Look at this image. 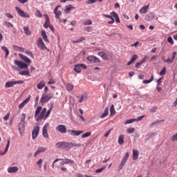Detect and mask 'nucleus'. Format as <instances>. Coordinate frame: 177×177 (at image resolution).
Here are the masks:
<instances>
[{"label": "nucleus", "mask_w": 177, "mask_h": 177, "mask_svg": "<svg viewBox=\"0 0 177 177\" xmlns=\"http://www.w3.org/2000/svg\"><path fill=\"white\" fill-rule=\"evenodd\" d=\"M19 56L22 60H24V62H25V63L19 60H15V64H16V66H17L19 68H25V70H28V66L31 64V59L23 55V54H19ZM26 63H27L28 65Z\"/></svg>", "instance_id": "1"}, {"label": "nucleus", "mask_w": 177, "mask_h": 177, "mask_svg": "<svg viewBox=\"0 0 177 177\" xmlns=\"http://www.w3.org/2000/svg\"><path fill=\"white\" fill-rule=\"evenodd\" d=\"M57 161H62L61 163H60V165H66V164H72L73 165L77 166V163H75V162H74V160H73L71 159H68V158H65V159L59 158V159H55L54 160V162H57Z\"/></svg>", "instance_id": "2"}, {"label": "nucleus", "mask_w": 177, "mask_h": 177, "mask_svg": "<svg viewBox=\"0 0 177 177\" xmlns=\"http://www.w3.org/2000/svg\"><path fill=\"white\" fill-rule=\"evenodd\" d=\"M55 147L57 149H62V150H66L68 151V142L64 141H59L55 144Z\"/></svg>", "instance_id": "3"}, {"label": "nucleus", "mask_w": 177, "mask_h": 177, "mask_svg": "<svg viewBox=\"0 0 177 177\" xmlns=\"http://www.w3.org/2000/svg\"><path fill=\"white\" fill-rule=\"evenodd\" d=\"M24 81L23 80H11L8 81L5 84V88H13L14 85H17L19 84H23Z\"/></svg>", "instance_id": "4"}, {"label": "nucleus", "mask_w": 177, "mask_h": 177, "mask_svg": "<svg viewBox=\"0 0 177 177\" xmlns=\"http://www.w3.org/2000/svg\"><path fill=\"white\" fill-rule=\"evenodd\" d=\"M26 113H22L21 115V122L19 124V133H21V131L24 129L25 124H26Z\"/></svg>", "instance_id": "5"}, {"label": "nucleus", "mask_w": 177, "mask_h": 177, "mask_svg": "<svg viewBox=\"0 0 177 177\" xmlns=\"http://www.w3.org/2000/svg\"><path fill=\"white\" fill-rule=\"evenodd\" d=\"M53 97V94H43L41 95L40 102L41 103H48Z\"/></svg>", "instance_id": "6"}, {"label": "nucleus", "mask_w": 177, "mask_h": 177, "mask_svg": "<svg viewBox=\"0 0 177 177\" xmlns=\"http://www.w3.org/2000/svg\"><path fill=\"white\" fill-rule=\"evenodd\" d=\"M37 46L39 48V49H41V50H47L49 52V50L46 46H45V43H44V41L42 40V38L39 37L37 40Z\"/></svg>", "instance_id": "7"}, {"label": "nucleus", "mask_w": 177, "mask_h": 177, "mask_svg": "<svg viewBox=\"0 0 177 177\" xmlns=\"http://www.w3.org/2000/svg\"><path fill=\"white\" fill-rule=\"evenodd\" d=\"M15 9L19 16H21V17H26L27 19H30V14L24 12V11H23L19 7H16Z\"/></svg>", "instance_id": "8"}, {"label": "nucleus", "mask_w": 177, "mask_h": 177, "mask_svg": "<svg viewBox=\"0 0 177 177\" xmlns=\"http://www.w3.org/2000/svg\"><path fill=\"white\" fill-rule=\"evenodd\" d=\"M45 114H46V108H44L39 115L36 118V121H41V120H45Z\"/></svg>", "instance_id": "9"}, {"label": "nucleus", "mask_w": 177, "mask_h": 177, "mask_svg": "<svg viewBox=\"0 0 177 177\" xmlns=\"http://www.w3.org/2000/svg\"><path fill=\"white\" fill-rule=\"evenodd\" d=\"M145 118V115L139 116L138 118H133L127 120L124 122V125H127L128 124H132L133 122H138V121H142L143 118Z\"/></svg>", "instance_id": "10"}, {"label": "nucleus", "mask_w": 177, "mask_h": 177, "mask_svg": "<svg viewBox=\"0 0 177 177\" xmlns=\"http://www.w3.org/2000/svg\"><path fill=\"white\" fill-rule=\"evenodd\" d=\"M129 157V153H126L125 156H124L123 159L122 160L121 163L119 165L120 169H122L124 168V165L127 164V161H128V158Z\"/></svg>", "instance_id": "11"}, {"label": "nucleus", "mask_w": 177, "mask_h": 177, "mask_svg": "<svg viewBox=\"0 0 177 177\" xmlns=\"http://www.w3.org/2000/svg\"><path fill=\"white\" fill-rule=\"evenodd\" d=\"M113 13L114 12H111L110 15H106V14H103L102 16L104 17H106L107 19H111V21H109L107 23L108 24H114V22L115 21V19H114V17H113Z\"/></svg>", "instance_id": "12"}, {"label": "nucleus", "mask_w": 177, "mask_h": 177, "mask_svg": "<svg viewBox=\"0 0 177 177\" xmlns=\"http://www.w3.org/2000/svg\"><path fill=\"white\" fill-rule=\"evenodd\" d=\"M39 133V127L36 126L34 127L32 131V138L34 140L37 139V137L38 136Z\"/></svg>", "instance_id": "13"}, {"label": "nucleus", "mask_w": 177, "mask_h": 177, "mask_svg": "<svg viewBox=\"0 0 177 177\" xmlns=\"http://www.w3.org/2000/svg\"><path fill=\"white\" fill-rule=\"evenodd\" d=\"M48 128H49V123H46L43 127L42 135L44 138H46V139L49 138V135L48 134Z\"/></svg>", "instance_id": "14"}, {"label": "nucleus", "mask_w": 177, "mask_h": 177, "mask_svg": "<svg viewBox=\"0 0 177 177\" xmlns=\"http://www.w3.org/2000/svg\"><path fill=\"white\" fill-rule=\"evenodd\" d=\"M56 131L59 132V133H66L67 132V127L64 124H59L56 127Z\"/></svg>", "instance_id": "15"}, {"label": "nucleus", "mask_w": 177, "mask_h": 177, "mask_svg": "<svg viewBox=\"0 0 177 177\" xmlns=\"http://www.w3.org/2000/svg\"><path fill=\"white\" fill-rule=\"evenodd\" d=\"M68 132L71 136H80V135L84 133V131L82 130H68Z\"/></svg>", "instance_id": "16"}, {"label": "nucleus", "mask_w": 177, "mask_h": 177, "mask_svg": "<svg viewBox=\"0 0 177 177\" xmlns=\"http://www.w3.org/2000/svg\"><path fill=\"white\" fill-rule=\"evenodd\" d=\"M59 8H62V6H57L54 9V14L55 15V19H60L62 11L59 10Z\"/></svg>", "instance_id": "17"}, {"label": "nucleus", "mask_w": 177, "mask_h": 177, "mask_svg": "<svg viewBox=\"0 0 177 177\" xmlns=\"http://www.w3.org/2000/svg\"><path fill=\"white\" fill-rule=\"evenodd\" d=\"M48 150V148L44 147H39L37 150L34 153V157H37L38 154H41V153H44Z\"/></svg>", "instance_id": "18"}, {"label": "nucleus", "mask_w": 177, "mask_h": 177, "mask_svg": "<svg viewBox=\"0 0 177 177\" xmlns=\"http://www.w3.org/2000/svg\"><path fill=\"white\" fill-rule=\"evenodd\" d=\"M87 60H88L89 62H92V63H100V59L93 55L88 56Z\"/></svg>", "instance_id": "19"}, {"label": "nucleus", "mask_w": 177, "mask_h": 177, "mask_svg": "<svg viewBox=\"0 0 177 177\" xmlns=\"http://www.w3.org/2000/svg\"><path fill=\"white\" fill-rule=\"evenodd\" d=\"M17 171H19L18 167H10L7 169V172H8V174H16Z\"/></svg>", "instance_id": "20"}, {"label": "nucleus", "mask_w": 177, "mask_h": 177, "mask_svg": "<svg viewBox=\"0 0 177 177\" xmlns=\"http://www.w3.org/2000/svg\"><path fill=\"white\" fill-rule=\"evenodd\" d=\"M9 146H10V140L8 139L6 149L3 153L0 152V156H5V154H6V153H8V151L9 150Z\"/></svg>", "instance_id": "21"}, {"label": "nucleus", "mask_w": 177, "mask_h": 177, "mask_svg": "<svg viewBox=\"0 0 177 177\" xmlns=\"http://www.w3.org/2000/svg\"><path fill=\"white\" fill-rule=\"evenodd\" d=\"M30 96H29L28 98H26L25 100H24L19 106V109H23V107H24V106H26V104H27V103H28L30 102Z\"/></svg>", "instance_id": "22"}, {"label": "nucleus", "mask_w": 177, "mask_h": 177, "mask_svg": "<svg viewBox=\"0 0 177 177\" xmlns=\"http://www.w3.org/2000/svg\"><path fill=\"white\" fill-rule=\"evenodd\" d=\"M74 9H75V8L74 6H73V5L70 4V5L66 6L64 12L67 15V14L70 13V10H74Z\"/></svg>", "instance_id": "23"}, {"label": "nucleus", "mask_w": 177, "mask_h": 177, "mask_svg": "<svg viewBox=\"0 0 177 177\" xmlns=\"http://www.w3.org/2000/svg\"><path fill=\"white\" fill-rule=\"evenodd\" d=\"M46 22L44 24V28H48V27L50 25V20L49 19V16L48 15H46Z\"/></svg>", "instance_id": "24"}, {"label": "nucleus", "mask_w": 177, "mask_h": 177, "mask_svg": "<svg viewBox=\"0 0 177 177\" xmlns=\"http://www.w3.org/2000/svg\"><path fill=\"white\" fill-rule=\"evenodd\" d=\"M139 158V151L138 150H133V160L135 161Z\"/></svg>", "instance_id": "25"}, {"label": "nucleus", "mask_w": 177, "mask_h": 177, "mask_svg": "<svg viewBox=\"0 0 177 177\" xmlns=\"http://www.w3.org/2000/svg\"><path fill=\"white\" fill-rule=\"evenodd\" d=\"M68 146L70 150L71 149H73V147H80V146H81V144L68 142Z\"/></svg>", "instance_id": "26"}, {"label": "nucleus", "mask_w": 177, "mask_h": 177, "mask_svg": "<svg viewBox=\"0 0 177 177\" xmlns=\"http://www.w3.org/2000/svg\"><path fill=\"white\" fill-rule=\"evenodd\" d=\"M136 59H138V55H133L130 61L127 62V66H131Z\"/></svg>", "instance_id": "27"}, {"label": "nucleus", "mask_w": 177, "mask_h": 177, "mask_svg": "<svg viewBox=\"0 0 177 177\" xmlns=\"http://www.w3.org/2000/svg\"><path fill=\"white\" fill-rule=\"evenodd\" d=\"M41 34L44 41H45V42H49V40L48 39V36L46 35V32H45V30H41Z\"/></svg>", "instance_id": "28"}, {"label": "nucleus", "mask_w": 177, "mask_h": 177, "mask_svg": "<svg viewBox=\"0 0 177 177\" xmlns=\"http://www.w3.org/2000/svg\"><path fill=\"white\" fill-rule=\"evenodd\" d=\"M41 110H42V106H39L37 108V109L35 111V118H37V117L39 115V114L41 113Z\"/></svg>", "instance_id": "29"}, {"label": "nucleus", "mask_w": 177, "mask_h": 177, "mask_svg": "<svg viewBox=\"0 0 177 177\" xmlns=\"http://www.w3.org/2000/svg\"><path fill=\"white\" fill-rule=\"evenodd\" d=\"M109 115V108H106L102 113V114L100 115V118H105V117Z\"/></svg>", "instance_id": "30"}, {"label": "nucleus", "mask_w": 177, "mask_h": 177, "mask_svg": "<svg viewBox=\"0 0 177 177\" xmlns=\"http://www.w3.org/2000/svg\"><path fill=\"white\" fill-rule=\"evenodd\" d=\"M19 75H27L28 77H31V75L30 74V71H21L19 73Z\"/></svg>", "instance_id": "31"}, {"label": "nucleus", "mask_w": 177, "mask_h": 177, "mask_svg": "<svg viewBox=\"0 0 177 177\" xmlns=\"http://www.w3.org/2000/svg\"><path fill=\"white\" fill-rule=\"evenodd\" d=\"M13 49L15 50H17V52H22V53L24 52V48L19 47V46H16V45L13 46Z\"/></svg>", "instance_id": "32"}, {"label": "nucleus", "mask_w": 177, "mask_h": 177, "mask_svg": "<svg viewBox=\"0 0 177 177\" xmlns=\"http://www.w3.org/2000/svg\"><path fill=\"white\" fill-rule=\"evenodd\" d=\"M147 9H149V5L142 7L140 10V13H143L144 15L147 13Z\"/></svg>", "instance_id": "33"}, {"label": "nucleus", "mask_w": 177, "mask_h": 177, "mask_svg": "<svg viewBox=\"0 0 177 177\" xmlns=\"http://www.w3.org/2000/svg\"><path fill=\"white\" fill-rule=\"evenodd\" d=\"M88 100V95H86V94H83V95L81 96L80 100H79V103H82L83 102H85V100Z\"/></svg>", "instance_id": "34"}, {"label": "nucleus", "mask_w": 177, "mask_h": 177, "mask_svg": "<svg viewBox=\"0 0 177 177\" xmlns=\"http://www.w3.org/2000/svg\"><path fill=\"white\" fill-rule=\"evenodd\" d=\"M53 109V106H52L48 111H46L44 120H46V118L49 117L50 113H52Z\"/></svg>", "instance_id": "35"}, {"label": "nucleus", "mask_w": 177, "mask_h": 177, "mask_svg": "<svg viewBox=\"0 0 177 177\" xmlns=\"http://www.w3.org/2000/svg\"><path fill=\"white\" fill-rule=\"evenodd\" d=\"M24 31L26 35H31V31H30V28L28 26H24Z\"/></svg>", "instance_id": "36"}, {"label": "nucleus", "mask_w": 177, "mask_h": 177, "mask_svg": "<svg viewBox=\"0 0 177 177\" xmlns=\"http://www.w3.org/2000/svg\"><path fill=\"white\" fill-rule=\"evenodd\" d=\"M92 135V132L88 131L83 133L81 136L82 139H85V138H88V136H91Z\"/></svg>", "instance_id": "37"}, {"label": "nucleus", "mask_w": 177, "mask_h": 177, "mask_svg": "<svg viewBox=\"0 0 177 177\" xmlns=\"http://www.w3.org/2000/svg\"><path fill=\"white\" fill-rule=\"evenodd\" d=\"M46 84L45 82L41 81L39 83L37 84V88L38 89H43L44 86H45Z\"/></svg>", "instance_id": "38"}, {"label": "nucleus", "mask_w": 177, "mask_h": 177, "mask_svg": "<svg viewBox=\"0 0 177 177\" xmlns=\"http://www.w3.org/2000/svg\"><path fill=\"white\" fill-rule=\"evenodd\" d=\"M124 135H120L118 138V144L119 145H124Z\"/></svg>", "instance_id": "39"}, {"label": "nucleus", "mask_w": 177, "mask_h": 177, "mask_svg": "<svg viewBox=\"0 0 177 177\" xmlns=\"http://www.w3.org/2000/svg\"><path fill=\"white\" fill-rule=\"evenodd\" d=\"M74 71H75V73H77L78 74L81 73V66H80V64L75 66Z\"/></svg>", "instance_id": "40"}, {"label": "nucleus", "mask_w": 177, "mask_h": 177, "mask_svg": "<svg viewBox=\"0 0 177 177\" xmlns=\"http://www.w3.org/2000/svg\"><path fill=\"white\" fill-rule=\"evenodd\" d=\"M113 19H115L116 23H120V17H118V15L117 14V12H113Z\"/></svg>", "instance_id": "41"}, {"label": "nucleus", "mask_w": 177, "mask_h": 177, "mask_svg": "<svg viewBox=\"0 0 177 177\" xmlns=\"http://www.w3.org/2000/svg\"><path fill=\"white\" fill-rule=\"evenodd\" d=\"M82 41H85V37H82L77 39L76 41H72L73 44H80V42H82Z\"/></svg>", "instance_id": "42"}, {"label": "nucleus", "mask_w": 177, "mask_h": 177, "mask_svg": "<svg viewBox=\"0 0 177 177\" xmlns=\"http://www.w3.org/2000/svg\"><path fill=\"white\" fill-rule=\"evenodd\" d=\"M2 50H3L4 52H6V55L5 57H8V56H9V50L8 49V48L5 47V46H2L1 47Z\"/></svg>", "instance_id": "43"}, {"label": "nucleus", "mask_w": 177, "mask_h": 177, "mask_svg": "<svg viewBox=\"0 0 177 177\" xmlns=\"http://www.w3.org/2000/svg\"><path fill=\"white\" fill-rule=\"evenodd\" d=\"M97 2V0H86V5H92L93 3H96Z\"/></svg>", "instance_id": "44"}, {"label": "nucleus", "mask_w": 177, "mask_h": 177, "mask_svg": "<svg viewBox=\"0 0 177 177\" xmlns=\"http://www.w3.org/2000/svg\"><path fill=\"white\" fill-rule=\"evenodd\" d=\"M98 55L100 57H102V59H107V55H106L104 52H99Z\"/></svg>", "instance_id": "45"}, {"label": "nucleus", "mask_w": 177, "mask_h": 177, "mask_svg": "<svg viewBox=\"0 0 177 177\" xmlns=\"http://www.w3.org/2000/svg\"><path fill=\"white\" fill-rule=\"evenodd\" d=\"M111 115H113L115 113V109L114 108V105L112 104L110 107Z\"/></svg>", "instance_id": "46"}, {"label": "nucleus", "mask_w": 177, "mask_h": 177, "mask_svg": "<svg viewBox=\"0 0 177 177\" xmlns=\"http://www.w3.org/2000/svg\"><path fill=\"white\" fill-rule=\"evenodd\" d=\"M153 80V76L151 75V78L149 80H143V84H150V82H151Z\"/></svg>", "instance_id": "47"}, {"label": "nucleus", "mask_w": 177, "mask_h": 177, "mask_svg": "<svg viewBox=\"0 0 177 177\" xmlns=\"http://www.w3.org/2000/svg\"><path fill=\"white\" fill-rule=\"evenodd\" d=\"M66 88H67V91H73V89H74V86L71 84H68L66 86Z\"/></svg>", "instance_id": "48"}, {"label": "nucleus", "mask_w": 177, "mask_h": 177, "mask_svg": "<svg viewBox=\"0 0 177 177\" xmlns=\"http://www.w3.org/2000/svg\"><path fill=\"white\" fill-rule=\"evenodd\" d=\"M165 73H167V68L165 66L163 67L162 70L160 72L159 75H165Z\"/></svg>", "instance_id": "49"}, {"label": "nucleus", "mask_w": 177, "mask_h": 177, "mask_svg": "<svg viewBox=\"0 0 177 177\" xmlns=\"http://www.w3.org/2000/svg\"><path fill=\"white\" fill-rule=\"evenodd\" d=\"M4 24H5L6 27H8V28L10 27L12 28H13V24H12V23H10V22L5 21Z\"/></svg>", "instance_id": "50"}, {"label": "nucleus", "mask_w": 177, "mask_h": 177, "mask_svg": "<svg viewBox=\"0 0 177 177\" xmlns=\"http://www.w3.org/2000/svg\"><path fill=\"white\" fill-rule=\"evenodd\" d=\"M165 63H167V64H171L174 63V61L171 59V58H168L167 59H164Z\"/></svg>", "instance_id": "51"}, {"label": "nucleus", "mask_w": 177, "mask_h": 177, "mask_svg": "<svg viewBox=\"0 0 177 177\" xmlns=\"http://www.w3.org/2000/svg\"><path fill=\"white\" fill-rule=\"evenodd\" d=\"M127 133H133L135 132V128H129L127 130Z\"/></svg>", "instance_id": "52"}, {"label": "nucleus", "mask_w": 177, "mask_h": 177, "mask_svg": "<svg viewBox=\"0 0 177 177\" xmlns=\"http://www.w3.org/2000/svg\"><path fill=\"white\" fill-rule=\"evenodd\" d=\"M84 31H86L87 32H91L92 31V27L91 26H86L84 28Z\"/></svg>", "instance_id": "53"}, {"label": "nucleus", "mask_w": 177, "mask_h": 177, "mask_svg": "<svg viewBox=\"0 0 177 177\" xmlns=\"http://www.w3.org/2000/svg\"><path fill=\"white\" fill-rule=\"evenodd\" d=\"M160 122V120H156V121H155V122H153L152 123H151L150 124H149V126L151 127H151H154V126H156V125H158V124Z\"/></svg>", "instance_id": "54"}, {"label": "nucleus", "mask_w": 177, "mask_h": 177, "mask_svg": "<svg viewBox=\"0 0 177 177\" xmlns=\"http://www.w3.org/2000/svg\"><path fill=\"white\" fill-rule=\"evenodd\" d=\"M84 26H91V24H92V21L90 19L85 21L84 22Z\"/></svg>", "instance_id": "55"}, {"label": "nucleus", "mask_w": 177, "mask_h": 177, "mask_svg": "<svg viewBox=\"0 0 177 177\" xmlns=\"http://www.w3.org/2000/svg\"><path fill=\"white\" fill-rule=\"evenodd\" d=\"M106 168L104 167H102V168H100V169H97L96 171H95V173L96 174H100V172L104 171Z\"/></svg>", "instance_id": "56"}, {"label": "nucleus", "mask_w": 177, "mask_h": 177, "mask_svg": "<svg viewBox=\"0 0 177 177\" xmlns=\"http://www.w3.org/2000/svg\"><path fill=\"white\" fill-rule=\"evenodd\" d=\"M171 140L173 142H177V133L171 137Z\"/></svg>", "instance_id": "57"}, {"label": "nucleus", "mask_w": 177, "mask_h": 177, "mask_svg": "<svg viewBox=\"0 0 177 177\" xmlns=\"http://www.w3.org/2000/svg\"><path fill=\"white\" fill-rule=\"evenodd\" d=\"M167 41L171 45H174V39H172L171 37H169L167 39Z\"/></svg>", "instance_id": "58"}, {"label": "nucleus", "mask_w": 177, "mask_h": 177, "mask_svg": "<svg viewBox=\"0 0 177 177\" xmlns=\"http://www.w3.org/2000/svg\"><path fill=\"white\" fill-rule=\"evenodd\" d=\"M53 84H56V81H55V80L50 79V80L48 82V84L53 85Z\"/></svg>", "instance_id": "59"}, {"label": "nucleus", "mask_w": 177, "mask_h": 177, "mask_svg": "<svg viewBox=\"0 0 177 177\" xmlns=\"http://www.w3.org/2000/svg\"><path fill=\"white\" fill-rule=\"evenodd\" d=\"M175 57H176V53L173 52L171 54V59H172L173 62L175 60Z\"/></svg>", "instance_id": "60"}, {"label": "nucleus", "mask_w": 177, "mask_h": 177, "mask_svg": "<svg viewBox=\"0 0 177 177\" xmlns=\"http://www.w3.org/2000/svg\"><path fill=\"white\" fill-rule=\"evenodd\" d=\"M79 65L80 66V68H83L84 70H86V65L84 64H79Z\"/></svg>", "instance_id": "61"}, {"label": "nucleus", "mask_w": 177, "mask_h": 177, "mask_svg": "<svg viewBox=\"0 0 177 177\" xmlns=\"http://www.w3.org/2000/svg\"><path fill=\"white\" fill-rule=\"evenodd\" d=\"M37 165H39V168H41V167H42V159H39L37 162Z\"/></svg>", "instance_id": "62"}, {"label": "nucleus", "mask_w": 177, "mask_h": 177, "mask_svg": "<svg viewBox=\"0 0 177 177\" xmlns=\"http://www.w3.org/2000/svg\"><path fill=\"white\" fill-rule=\"evenodd\" d=\"M10 115V113H8L6 116L3 117L4 121H8L9 120V116Z\"/></svg>", "instance_id": "63"}, {"label": "nucleus", "mask_w": 177, "mask_h": 177, "mask_svg": "<svg viewBox=\"0 0 177 177\" xmlns=\"http://www.w3.org/2000/svg\"><path fill=\"white\" fill-rule=\"evenodd\" d=\"M147 60H149V57L147 55H146L142 60H141V62H142V64L145 63V62H147Z\"/></svg>", "instance_id": "64"}]
</instances>
